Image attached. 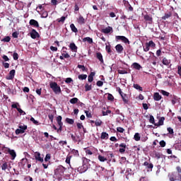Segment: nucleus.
<instances>
[{
  "mask_svg": "<svg viewBox=\"0 0 181 181\" xmlns=\"http://www.w3.org/2000/svg\"><path fill=\"white\" fill-rule=\"evenodd\" d=\"M177 172H173L171 173V175H168V177L170 179V181H175V180H180L181 177V168L180 166L176 167Z\"/></svg>",
  "mask_w": 181,
  "mask_h": 181,
  "instance_id": "nucleus-1",
  "label": "nucleus"
},
{
  "mask_svg": "<svg viewBox=\"0 0 181 181\" xmlns=\"http://www.w3.org/2000/svg\"><path fill=\"white\" fill-rule=\"evenodd\" d=\"M49 87L55 94H60V93H62V88H60V86L57 85V83L56 82H51L49 83Z\"/></svg>",
  "mask_w": 181,
  "mask_h": 181,
  "instance_id": "nucleus-2",
  "label": "nucleus"
},
{
  "mask_svg": "<svg viewBox=\"0 0 181 181\" xmlns=\"http://www.w3.org/2000/svg\"><path fill=\"white\" fill-rule=\"evenodd\" d=\"M65 171H66V168H64L63 165H59L54 170V175H56L57 176H63V175H64Z\"/></svg>",
  "mask_w": 181,
  "mask_h": 181,
  "instance_id": "nucleus-3",
  "label": "nucleus"
},
{
  "mask_svg": "<svg viewBox=\"0 0 181 181\" xmlns=\"http://www.w3.org/2000/svg\"><path fill=\"white\" fill-rule=\"evenodd\" d=\"M71 135V138L72 139V141L74 142H78V144H80V142H81V136H80V134H70Z\"/></svg>",
  "mask_w": 181,
  "mask_h": 181,
  "instance_id": "nucleus-4",
  "label": "nucleus"
},
{
  "mask_svg": "<svg viewBox=\"0 0 181 181\" xmlns=\"http://www.w3.org/2000/svg\"><path fill=\"white\" fill-rule=\"evenodd\" d=\"M144 21L148 25H152L153 23V18H152V15L151 14H146L144 16Z\"/></svg>",
  "mask_w": 181,
  "mask_h": 181,
  "instance_id": "nucleus-5",
  "label": "nucleus"
},
{
  "mask_svg": "<svg viewBox=\"0 0 181 181\" xmlns=\"http://www.w3.org/2000/svg\"><path fill=\"white\" fill-rule=\"evenodd\" d=\"M6 153H9V155L11 156V160H15V158H16V152L15 150H12L11 148H7L5 151Z\"/></svg>",
  "mask_w": 181,
  "mask_h": 181,
  "instance_id": "nucleus-6",
  "label": "nucleus"
},
{
  "mask_svg": "<svg viewBox=\"0 0 181 181\" xmlns=\"http://www.w3.org/2000/svg\"><path fill=\"white\" fill-rule=\"evenodd\" d=\"M88 170V167L86 163H83V165L78 168V172L79 173H84L85 172H87Z\"/></svg>",
  "mask_w": 181,
  "mask_h": 181,
  "instance_id": "nucleus-7",
  "label": "nucleus"
},
{
  "mask_svg": "<svg viewBox=\"0 0 181 181\" xmlns=\"http://www.w3.org/2000/svg\"><path fill=\"white\" fill-rule=\"evenodd\" d=\"M116 39L117 40H121L123 43H128V45H129V40L125 36L117 35L116 36Z\"/></svg>",
  "mask_w": 181,
  "mask_h": 181,
  "instance_id": "nucleus-8",
  "label": "nucleus"
},
{
  "mask_svg": "<svg viewBox=\"0 0 181 181\" xmlns=\"http://www.w3.org/2000/svg\"><path fill=\"white\" fill-rule=\"evenodd\" d=\"M15 73H16L15 69H12L11 71H10L8 76H7L6 77V80H13V78H15Z\"/></svg>",
  "mask_w": 181,
  "mask_h": 181,
  "instance_id": "nucleus-9",
  "label": "nucleus"
},
{
  "mask_svg": "<svg viewBox=\"0 0 181 181\" xmlns=\"http://www.w3.org/2000/svg\"><path fill=\"white\" fill-rule=\"evenodd\" d=\"M30 35L32 39H37V37H39V33H37V31H36V30L35 29L31 30V33Z\"/></svg>",
  "mask_w": 181,
  "mask_h": 181,
  "instance_id": "nucleus-10",
  "label": "nucleus"
},
{
  "mask_svg": "<svg viewBox=\"0 0 181 181\" xmlns=\"http://www.w3.org/2000/svg\"><path fill=\"white\" fill-rule=\"evenodd\" d=\"M34 156H35V159H36L37 160H38V162H41V163H43V157L40 156V153L39 152H35L34 153Z\"/></svg>",
  "mask_w": 181,
  "mask_h": 181,
  "instance_id": "nucleus-11",
  "label": "nucleus"
},
{
  "mask_svg": "<svg viewBox=\"0 0 181 181\" xmlns=\"http://www.w3.org/2000/svg\"><path fill=\"white\" fill-rule=\"evenodd\" d=\"M29 24L30 26H33L34 28H39V22L35 19L30 20Z\"/></svg>",
  "mask_w": 181,
  "mask_h": 181,
  "instance_id": "nucleus-12",
  "label": "nucleus"
},
{
  "mask_svg": "<svg viewBox=\"0 0 181 181\" xmlns=\"http://www.w3.org/2000/svg\"><path fill=\"white\" fill-rule=\"evenodd\" d=\"M102 33H105L107 35L108 33H111L112 32V27L108 26L106 28H103L101 30Z\"/></svg>",
  "mask_w": 181,
  "mask_h": 181,
  "instance_id": "nucleus-13",
  "label": "nucleus"
},
{
  "mask_svg": "<svg viewBox=\"0 0 181 181\" xmlns=\"http://www.w3.org/2000/svg\"><path fill=\"white\" fill-rule=\"evenodd\" d=\"M119 152L120 153H124L125 152V149H127V144L122 143L121 144L119 145Z\"/></svg>",
  "mask_w": 181,
  "mask_h": 181,
  "instance_id": "nucleus-14",
  "label": "nucleus"
},
{
  "mask_svg": "<svg viewBox=\"0 0 181 181\" xmlns=\"http://www.w3.org/2000/svg\"><path fill=\"white\" fill-rule=\"evenodd\" d=\"M116 52L121 54L124 52V47L121 45V44H118L115 46Z\"/></svg>",
  "mask_w": 181,
  "mask_h": 181,
  "instance_id": "nucleus-15",
  "label": "nucleus"
},
{
  "mask_svg": "<svg viewBox=\"0 0 181 181\" xmlns=\"http://www.w3.org/2000/svg\"><path fill=\"white\" fill-rule=\"evenodd\" d=\"M77 22L79 25H84V23H86V19L83 16L80 15L78 18H77Z\"/></svg>",
  "mask_w": 181,
  "mask_h": 181,
  "instance_id": "nucleus-16",
  "label": "nucleus"
},
{
  "mask_svg": "<svg viewBox=\"0 0 181 181\" xmlns=\"http://www.w3.org/2000/svg\"><path fill=\"white\" fill-rule=\"evenodd\" d=\"M153 100L154 101H160V100H162V95H160L159 93H154Z\"/></svg>",
  "mask_w": 181,
  "mask_h": 181,
  "instance_id": "nucleus-17",
  "label": "nucleus"
},
{
  "mask_svg": "<svg viewBox=\"0 0 181 181\" xmlns=\"http://www.w3.org/2000/svg\"><path fill=\"white\" fill-rule=\"evenodd\" d=\"M29 160L28 158H23L21 162L18 163V166H21V168H23L26 163H28Z\"/></svg>",
  "mask_w": 181,
  "mask_h": 181,
  "instance_id": "nucleus-18",
  "label": "nucleus"
},
{
  "mask_svg": "<svg viewBox=\"0 0 181 181\" xmlns=\"http://www.w3.org/2000/svg\"><path fill=\"white\" fill-rule=\"evenodd\" d=\"M165 122V117H162L159 119L158 122L154 124L155 127H160L163 125V122Z\"/></svg>",
  "mask_w": 181,
  "mask_h": 181,
  "instance_id": "nucleus-19",
  "label": "nucleus"
},
{
  "mask_svg": "<svg viewBox=\"0 0 181 181\" xmlns=\"http://www.w3.org/2000/svg\"><path fill=\"white\" fill-rule=\"evenodd\" d=\"M94 76H95V72H90V74L88 76V81L89 83H93L94 80Z\"/></svg>",
  "mask_w": 181,
  "mask_h": 181,
  "instance_id": "nucleus-20",
  "label": "nucleus"
},
{
  "mask_svg": "<svg viewBox=\"0 0 181 181\" xmlns=\"http://www.w3.org/2000/svg\"><path fill=\"white\" fill-rule=\"evenodd\" d=\"M9 168V165H8V162H4L1 165V170H6V169H8Z\"/></svg>",
  "mask_w": 181,
  "mask_h": 181,
  "instance_id": "nucleus-21",
  "label": "nucleus"
},
{
  "mask_svg": "<svg viewBox=\"0 0 181 181\" xmlns=\"http://www.w3.org/2000/svg\"><path fill=\"white\" fill-rule=\"evenodd\" d=\"M132 67L135 70H140L141 69H142V66H141V64H139V63H136V62L133 63Z\"/></svg>",
  "mask_w": 181,
  "mask_h": 181,
  "instance_id": "nucleus-22",
  "label": "nucleus"
},
{
  "mask_svg": "<svg viewBox=\"0 0 181 181\" xmlns=\"http://www.w3.org/2000/svg\"><path fill=\"white\" fill-rule=\"evenodd\" d=\"M62 119H63V117H62V116L57 117V122L59 127H63V122H62Z\"/></svg>",
  "mask_w": 181,
  "mask_h": 181,
  "instance_id": "nucleus-23",
  "label": "nucleus"
},
{
  "mask_svg": "<svg viewBox=\"0 0 181 181\" xmlns=\"http://www.w3.org/2000/svg\"><path fill=\"white\" fill-rule=\"evenodd\" d=\"M144 166H147V169H151V170L153 169V164L149 163L148 161L144 163Z\"/></svg>",
  "mask_w": 181,
  "mask_h": 181,
  "instance_id": "nucleus-24",
  "label": "nucleus"
},
{
  "mask_svg": "<svg viewBox=\"0 0 181 181\" xmlns=\"http://www.w3.org/2000/svg\"><path fill=\"white\" fill-rule=\"evenodd\" d=\"M96 57L99 59L100 63H104V59H103V54H101V52H97Z\"/></svg>",
  "mask_w": 181,
  "mask_h": 181,
  "instance_id": "nucleus-25",
  "label": "nucleus"
},
{
  "mask_svg": "<svg viewBox=\"0 0 181 181\" xmlns=\"http://www.w3.org/2000/svg\"><path fill=\"white\" fill-rule=\"evenodd\" d=\"M82 42H88V43L91 45V43H93V38H91L90 37H86L83 38Z\"/></svg>",
  "mask_w": 181,
  "mask_h": 181,
  "instance_id": "nucleus-26",
  "label": "nucleus"
},
{
  "mask_svg": "<svg viewBox=\"0 0 181 181\" xmlns=\"http://www.w3.org/2000/svg\"><path fill=\"white\" fill-rule=\"evenodd\" d=\"M162 63L164 64V66H169V64H170V60L168 59L166 57H164Z\"/></svg>",
  "mask_w": 181,
  "mask_h": 181,
  "instance_id": "nucleus-27",
  "label": "nucleus"
},
{
  "mask_svg": "<svg viewBox=\"0 0 181 181\" xmlns=\"http://www.w3.org/2000/svg\"><path fill=\"white\" fill-rule=\"evenodd\" d=\"M172 16V12H168L167 13H165L164 16L162 17V19L163 21H166V19H169Z\"/></svg>",
  "mask_w": 181,
  "mask_h": 181,
  "instance_id": "nucleus-28",
  "label": "nucleus"
},
{
  "mask_svg": "<svg viewBox=\"0 0 181 181\" xmlns=\"http://www.w3.org/2000/svg\"><path fill=\"white\" fill-rule=\"evenodd\" d=\"M69 47L72 52H76L77 50V46L74 42H71L69 45Z\"/></svg>",
  "mask_w": 181,
  "mask_h": 181,
  "instance_id": "nucleus-29",
  "label": "nucleus"
},
{
  "mask_svg": "<svg viewBox=\"0 0 181 181\" xmlns=\"http://www.w3.org/2000/svg\"><path fill=\"white\" fill-rule=\"evenodd\" d=\"M65 122H66V124H69V125H73V124H74V119L66 117Z\"/></svg>",
  "mask_w": 181,
  "mask_h": 181,
  "instance_id": "nucleus-30",
  "label": "nucleus"
},
{
  "mask_svg": "<svg viewBox=\"0 0 181 181\" xmlns=\"http://www.w3.org/2000/svg\"><path fill=\"white\" fill-rule=\"evenodd\" d=\"M78 69H80L82 71H88V69L86 68L84 65L78 64Z\"/></svg>",
  "mask_w": 181,
  "mask_h": 181,
  "instance_id": "nucleus-31",
  "label": "nucleus"
},
{
  "mask_svg": "<svg viewBox=\"0 0 181 181\" xmlns=\"http://www.w3.org/2000/svg\"><path fill=\"white\" fill-rule=\"evenodd\" d=\"M70 28L72 32H74V33H77V32H78V30H77V28H76V25H74V24L71 23L70 25Z\"/></svg>",
  "mask_w": 181,
  "mask_h": 181,
  "instance_id": "nucleus-32",
  "label": "nucleus"
},
{
  "mask_svg": "<svg viewBox=\"0 0 181 181\" xmlns=\"http://www.w3.org/2000/svg\"><path fill=\"white\" fill-rule=\"evenodd\" d=\"M121 97H122L124 103H125V104H127V103H128V96H127L126 94H121Z\"/></svg>",
  "mask_w": 181,
  "mask_h": 181,
  "instance_id": "nucleus-33",
  "label": "nucleus"
},
{
  "mask_svg": "<svg viewBox=\"0 0 181 181\" xmlns=\"http://www.w3.org/2000/svg\"><path fill=\"white\" fill-rule=\"evenodd\" d=\"M100 138L101 139H108V134L107 132H102Z\"/></svg>",
  "mask_w": 181,
  "mask_h": 181,
  "instance_id": "nucleus-34",
  "label": "nucleus"
},
{
  "mask_svg": "<svg viewBox=\"0 0 181 181\" xmlns=\"http://www.w3.org/2000/svg\"><path fill=\"white\" fill-rule=\"evenodd\" d=\"M71 153L74 155V156H80V154L78 153V150L76 149H71Z\"/></svg>",
  "mask_w": 181,
  "mask_h": 181,
  "instance_id": "nucleus-35",
  "label": "nucleus"
},
{
  "mask_svg": "<svg viewBox=\"0 0 181 181\" xmlns=\"http://www.w3.org/2000/svg\"><path fill=\"white\" fill-rule=\"evenodd\" d=\"M134 141H141V135H139V133H136L134 136Z\"/></svg>",
  "mask_w": 181,
  "mask_h": 181,
  "instance_id": "nucleus-36",
  "label": "nucleus"
},
{
  "mask_svg": "<svg viewBox=\"0 0 181 181\" xmlns=\"http://www.w3.org/2000/svg\"><path fill=\"white\" fill-rule=\"evenodd\" d=\"M105 50L108 53V54H111L112 53V50H111V45H106L105 47Z\"/></svg>",
  "mask_w": 181,
  "mask_h": 181,
  "instance_id": "nucleus-37",
  "label": "nucleus"
},
{
  "mask_svg": "<svg viewBox=\"0 0 181 181\" xmlns=\"http://www.w3.org/2000/svg\"><path fill=\"white\" fill-rule=\"evenodd\" d=\"M71 104H77L78 103V98H73L69 100Z\"/></svg>",
  "mask_w": 181,
  "mask_h": 181,
  "instance_id": "nucleus-38",
  "label": "nucleus"
},
{
  "mask_svg": "<svg viewBox=\"0 0 181 181\" xmlns=\"http://www.w3.org/2000/svg\"><path fill=\"white\" fill-rule=\"evenodd\" d=\"M98 159L100 160V162H105V160H107V158H105L101 155H99L98 156Z\"/></svg>",
  "mask_w": 181,
  "mask_h": 181,
  "instance_id": "nucleus-39",
  "label": "nucleus"
},
{
  "mask_svg": "<svg viewBox=\"0 0 181 181\" xmlns=\"http://www.w3.org/2000/svg\"><path fill=\"white\" fill-rule=\"evenodd\" d=\"M146 44L148 45L150 47H155L156 46V44L153 42V40H150L148 42H146Z\"/></svg>",
  "mask_w": 181,
  "mask_h": 181,
  "instance_id": "nucleus-40",
  "label": "nucleus"
},
{
  "mask_svg": "<svg viewBox=\"0 0 181 181\" xmlns=\"http://www.w3.org/2000/svg\"><path fill=\"white\" fill-rule=\"evenodd\" d=\"M133 87H134V88H136V90H139V91H142V90H143V88H142V87H141V86H139V84H134L133 85Z\"/></svg>",
  "mask_w": 181,
  "mask_h": 181,
  "instance_id": "nucleus-41",
  "label": "nucleus"
},
{
  "mask_svg": "<svg viewBox=\"0 0 181 181\" xmlns=\"http://www.w3.org/2000/svg\"><path fill=\"white\" fill-rule=\"evenodd\" d=\"M91 88H92L91 85H88V83H86V85H85V91H90Z\"/></svg>",
  "mask_w": 181,
  "mask_h": 181,
  "instance_id": "nucleus-42",
  "label": "nucleus"
},
{
  "mask_svg": "<svg viewBox=\"0 0 181 181\" xmlns=\"http://www.w3.org/2000/svg\"><path fill=\"white\" fill-rule=\"evenodd\" d=\"M95 127H101V125H103V121H101L100 119L96 120L95 122Z\"/></svg>",
  "mask_w": 181,
  "mask_h": 181,
  "instance_id": "nucleus-43",
  "label": "nucleus"
},
{
  "mask_svg": "<svg viewBox=\"0 0 181 181\" xmlns=\"http://www.w3.org/2000/svg\"><path fill=\"white\" fill-rule=\"evenodd\" d=\"M79 80H86L87 78V74H81L78 76Z\"/></svg>",
  "mask_w": 181,
  "mask_h": 181,
  "instance_id": "nucleus-44",
  "label": "nucleus"
},
{
  "mask_svg": "<svg viewBox=\"0 0 181 181\" xmlns=\"http://www.w3.org/2000/svg\"><path fill=\"white\" fill-rule=\"evenodd\" d=\"M107 100L109 101H114V95L111 93H107Z\"/></svg>",
  "mask_w": 181,
  "mask_h": 181,
  "instance_id": "nucleus-45",
  "label": "nucleus"
},
{
  "mask_svg": "<svg viewBox=\"0 0 181 181\" xmlns=\"http://www.w3.org/2000/svg\"><path fill=\"white\" fill-rule=\"evenodd\" d=\"M21 134H25V131L21 129H17L16 130V135H19Z\"/></svg>",
  "mask_w": 181,
  "mask_h": 181,
  "instance_id": "nucleus-46",
  "label": "nucleus"
},
{
  "mask_svg": "<svg viewBox=\"0 0 181 181\" xmlns=\"http://www.w3.org/2000/svg\"><path fill=\"white\" fill-rule=\"evenodd\" d=\"M64 21H66V17L65 16H62L60 18L57 19V22L59 23H60L62 22V23H64Z\"/></svg>",
  "mask_w": 181,
  "mask_h": 181,
  "instance_id": "nucleus-47",
  "label": "nucleus"
},
{
  "mask_svg": "<svg viewBox=\"0 0 181 181\" xmlns=\"http://www.w3.org/2000/svg\"><path fill=\"white\" fill-rule=\"evenodd\" d=\"M30 121H31V122H33L35 125H39V122L36 119H35L34 117H31L30 119Z\"/></svg>",
  "mask_w": 181,
  "mask_h": 181,
  "instance_id": "nucleus-48",
  "label": "nucleus"
},
{
  "mask_svg": "<svg viewBox=\"0 0 181 181\" xmlns=\"http://www.w3.org/2000/svg\"><path fill=\"white\" fill-rule=\"evenodd\" d=\"M171 103H172L173 105H175V104H176V103H177V97L173 96V99L171 100Z\"/></svg>",
  "mask_w": 181,
  "mask_h": 181,
  "instance_id": "nucleus-49",
  "label": "nucleus"
},
{
  "mask_svg": "<svg viewBox=\"0 0 181 181\" xmlns=\"http://www.w3.org/2000/svg\"><path fill=\"white\" fill-rule=\"evenodd\" d=\"M149 122L151 124H156L155 123V117H153V115H150Z\"/></svg>",
  "mask_w": 181,
  "mask_h": 181,
  "instance_id": "nucleus-50",
  "label": "nucleus"
},
{
  "mask_svg": "<svg viewBox=\"0 0 181 181\" xmlns=\"http://www.w3.org/2000/svg\"><path fill=\"white\" fill-rule=\"evenodd\" d=\"M167 131L168 134H170V135H173V134H175V132H173V129H172V127H168Z\"/></svg>",
  "mask_w": 181,
  "mask_h": 181,
  "instance_id": "nucleus-51",
  "label": "nucleus"
},
{
  "mask_svg": "<svg viewBox=\"0 0 181 181\" xmlns=\"http://www.w3.org/2000/svg\"><path fill=\"white\" fill-rule=\"evenodd\" d=\"M71 159V156H67L65 160L66 163H67L68 165H70Z\"/></svg>",
  "mask_w": 181,
  "mask_h": 181,
  "instance_id": "nucleus-52",
  "label": "nucleus"
},
{
  "mask_svg": "<svg viewBox=\"0 0 181 181\" xmlns=\"http://www.w3.org/2000/svg\"><path fill=\"white\" fill-rule=\"evenodd\" d=\"M19 128H20V129H21L22 131H24V132H25V131H26V129H28V126H26V125H20Z\"/></svg>",
  "mask_w": 181,
  "mask_h": 181,
  "instance_id": "nucleus-53",
  "label": "nucleus"
},
{
  "mask_svg": "<svg viewBox=\"0 0 181 181\" xmlns=\"http://www.w3.org/2000/svg\"><path fill=\"white\" fill-rule=\"evenodd\" d=\"M85 114H86L87 118H93V115H91V112L86 110Z\"/></svg>",
  "mask_w": 181,
  "mask_h": 181,
  "instance_id": "nucleus-54",
  "label": "nucleus"
},
{
  "mask_svg": "<svg viewBox=\"0 0 181 181\" xmlns=\"http://www.w3.org/2000/svg\"><path fill=\"white\" fill-rule=\"evenodd\" d=\"M96 86H98V87H103V86H104V82H103L102 81H98L96 83Z\"/></svg>",
  "mask_w": 181,
  "mask_h": 181,
  "instance_id": "nucleus-55",
  "label": "nucleus"
},
{
  "mask_svg": "<svg viewBox=\"0 0 181 181\" xmlns=\"http://www.w3.org/2000/svg\"><path fill=\"white\" fill-rule=\"evenodd\" d=\"M2 64L4 67V69H9V66H10L9 63L3 62Z\"/></svg>",
  "mask_w": 181,
  "mask_h": 181,
  "instance_id": "nucleus-56",
  "label": "nucleus"
},
{
  "mask_svg": "<svg viewBox=\"0 0 181 181\" xmlns=\"http://www.w3.org/2000/svg\"><path fill=\"white\" fill-rule=\"evenodd\" d=\"M117 132H120V134H124L125 129H124L122 127H117Z\"/></svg>",
  "mask_w": 181,
  "mask_h": 181,
  "instance_id": "nucleus-57",
  "label": "nucleus"
},
{
  "mask_svg": "<svg viewBox=\"0 0 181 181\" xmlns=\"http://www.w3.org/2000/svg\"><path fill=\"white\" fill-rule=\"evenodd\" d=\"M149 45L146 43L145 47H144V52H149Z\"/></svg>",
  "mask_w": 181,
  "mask_h": 181,
  "instance_id": "nucleus-58",
  "label": "nucleus"
},
{
  "mask_svg": "<svg viewBox=\"0 0 181 181\" xmlns=\"http://www.w3.org/2000/svg\"><path fill=\"white\" fill-rule=\"evenodd\" d=\"M13 60H18V59H19V55L16 52H13Z\"/></svg>",
  "mask_w": 181,
  "mask_h": 181,
  "instance_id": "nucleus-59",
  "label": "nucleus"
},
{
  "mask_svg": "<svg viewBox=\"0 0 181 181\" xmlns=\"http://www.w3.org/2000/svg\"><path fill=\"white\" fill-rule=\"evenodd\" d=\"M102 114L103 117H105V115H108V114H111V110L103 111Z\"/></svg>",
  "mask_w": 181,
  "mask_h": 181,
  "instance_id": "nucleus-60",
  "label": "nucleus"
},
{
  "mask_svg": "<svg viewBox=\"0 0 181 181\" xmlns=\"http://www.w3.org/2000/svg\"><path fill=\"white\" fill-rule=\"evenodd\" d=\"M48 118L51 121V122H53V119H54V115H52V114L48 115Z\"/></svg>",
  "mask_w": 181,
  "mask_h": 181,
  "instance_id": "nucleus-61",
  "label": "nucleus"
},
{
  "mask_svg": "<svg viewBox=\"0 0 181 181\" xmlns=\"http://www.w3.org/2000/svg\"><path fill=\"white\" fill-rule=\"evenodd\" d=\"M24 180H25V181H33V178L28 175V176H26L24 178Z\"/></svg>",
  "mask_w": 181,
  "mask_h": 181,
  "instance_id": "nucleus-62",
  "label": "nucleus"
},
{
  "mask_svg": "<svg viewBox=\"0 0 181 181\" xmlns=\"http://www.w3.org/2000/svg\"><path fill=\"white\" fill-rule=\"evenodd\" d=\"M3 42H11V37L9 36L5 37L3 39Z\"/></svg>",
  "mask_w": 181,
  "mask_h": 181,
  "instance_id": "nucleus-63",
  "label": "nucleus"
},
{
  "mask_svg": "<svg viewBox=\"0 0 181 181\" xmlns=\"http://www.w3.org/2000/svg\"><path fill=\"white\" fill-rule=\"evenodd\" d=\"M47 16H49V13H47V11H44L42 13V18H47Z\"/></svg>",
  "mask_w": 181,
  "mask_h": 181,
  "instance_id": "nucleus-64",
  "label": "nucleus"
}]
</instances>
